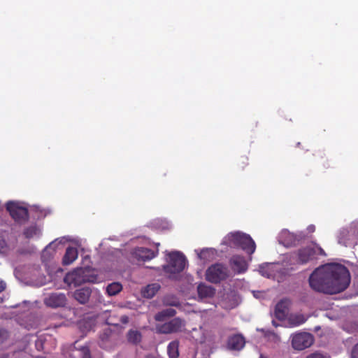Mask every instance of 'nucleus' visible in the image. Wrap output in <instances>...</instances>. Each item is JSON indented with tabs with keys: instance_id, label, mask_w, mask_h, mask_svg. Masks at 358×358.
Wrapping results in <instances>:
<instances>
[{
	"instance_id": "f257e3e1",
	"label": "nucleus",
	"mask_w": 358,
	"mask_h": 358,
	"mask_svg": "<svg viewBox=\"0 0 358 358\" xmlns=\"http://www.w3.org/2000/svg\"><path fill=\"white\" fill-rule=\"evenodd\" d=\"M308 280L313 290L334 294L347 289L350 283V275L345 266L333 263L316 268Z\"/></svg>"
},
{
	"instance_id": "f03ea898",
	"label": "nucleus",
	"mask_w": 358,
	"mask_h": 358,
	"mask_svg": "<svg viewBox=\"0 0 358 358\" xmlns=\"http://www.w3.org/2000/svg\"><path fill=\"white\" fill-rule=\"evenodd\" d=\"M64 281L69 286L77 287L85 282H96L98 275L89 268H77L68 273L65 275Z\"/></svg>"
},
{
	"instance_id": "7ed1b4c3",
	"label": "nucleus",
	"mask_w": 358,
	"mask_h": 358,
	"mask_svg": "<svg viewBox=\"0 0 358 358\" xmlns=\"http://www.w3.org/2000/svg\"><path fill=\"white\" fill-rule=\"evenodd\" d=\"M73 297L82 305L88 303L96 305L104 301L100 291L90 287H83L76 289L73 293Z\"/></svg>"
},
{
	"instance_id": "20e7f679",
	"label": "nucleus",
	"mask_w": 358,
	"mask_h": 358,
	"mask_svg": "<svg viewBox=\"0 0 358 358\" xmlns=\"http://www.w3.org/2000/svg\"><path fill=\"white\" fill-rule=\"evenodd\" d=\"M169 263L164 266L165 273L170 278H175L176 274L183 271L186 265L185 257L180 252H171L168 254Z\"/></svg>"
},
{
	"instance_id": "39448f33",
	"label": "nucleus",
	"mask_w": 358,
	"mask_h": 358,
	"mask_svg": "<svg viewBox=\"0 0 358 358\" xmlns=\"http://www.w3.org/2000/svg\"><path fill=\"white\" fill-rule=\"evenodd\" d=\"M228 268L220 263L209 266L206 271V280L211 283L217 284L229 277Z\"/></svg>"
},
{
	"instance_id": "423d86ee",
	"label": "nucleus",
	"mask_w": 358,
	"mask_h": 358,
	"mask_svg": "<svg viewBox=\"0 0 358 358\" xmlns=\"http://www.w3.org/2000/svg\"><path fill=\"white\" fill-rule=\"evenodd\" d=\"M314 343L313 336L307 332H299L292 336V346L296 350L310 348Z\"/></svg>"
},
{
	"instance_id": "0eeeda50",
	"label": "nucleus",
	"mask_w": 358,
	"mask_h": 358,
	"mask_svg": "<svg viewBox=\"0 0 358 358\" xmlns=\"http://www.w3.org/2000/svg\"><path fill=\"white\" fill-rule=\"evenodd\" d=\"M338 243L345 246L351 244H356L358 238V227L356 225H351L348 227H343L338 234Z\"/></svg>"
},
{
	"instance_id": "6e6552de",
	"label": "nucleus",
	"mask_w": 358,
	"mask_h": 358,
	"mask_svg": "<svg viewBox=\"0 0 358 358\" xmlns=\"http://www.w3.org/2000/svg\"><path fill=\"white\" fill-rule=\"evenodd\" d=\"M183 326L182 321L176 317L164 324H156L155 330L157 334H170L180 331Z\"/></svg>"
},
{
	"instance_id": "1a4fd4ad",
	"label": "nucleus",
	"mask_w": 358,
	"mask_h": 358,
	"mask_svg": "<svg viewBox=\"0 0 358 358\" xmlns=\"http://www.w3.org/2000/svg\"><path fill=\"white\" fill-rule=\"evenodd\" d=\"M233 241L249 255L252 254L256 248L255 241L252 238L245 234L236 232L232 234Z\"/></svg>"
},
{
	"instance_id": "9d476101",
	"label": "nucleus",
	"mask_w": 358,
	"mask_h": 358,
	"mask_svg": "<svg viewBox=\"0 0 358 358\" xmlns=\"http://www.w3.org/2000/svg\"><path fill=\"white\" fill-rule=\"evenodd\" d=\"M43 302L48 307L56 308L64 307L67 302V299L64 293L54 292L47 295Z\"/></svg>"
},
{
	"instance_id": "9b49d317",
	"label": "nucleus",
	"mask_w": 358,
	"mask_h": 358,
	"mask_svg": "<svg viewBox=\"0 0 358 358\" xmlns=\"http://www.w3.org/2000/svg\"><path fill=\"white\" fill-rule=\"evenodd\" d=\"M245 345V338L241 334H234L227 338L226 347L227 350L240 351Z\"/></svg>"
},
{
	"instance_id": "f8f14e48",
	"label": "nucleus",
	"mask_w": 358,
	"mask_h": 358,
	"mask_svg": "<svg viewBox=\"0 0 358 358\" xmlns=\"http://www.w3.org/2000/svg\"><path fill=\"white\" fill-rule=\"evenodd\" d=\"M316 250L312 247L307 246L301 248L297 252V262L301 264H306L315 258Z\"/></svg>"
},
{
	"instance_id": "ddd939ff",
	"label": "nucleus",
	"mask_w": 358,
	"mask_h": 358,
	"mask_svg": "<svg viewBox=\"0 0 358 358\" xmlns=\"http://www.w3.org/2000/svg\"><path fill=\"white\" fill-rule=\"evenodd\" d=\"M291 301L287 299L280 300L275 307L274 315L279 320H283L288 315Z\"/></svg>"
},
{
	"instance_id": "4468645a",
	"label": "nucleus",
	"mask_w": 358,
	"mask_h": 358,
	"mask_svg": "<svg viewBox=\"0 0 358 358\" xmlns=\"http://www.w3.org/2000/svg\"><path fill=\"white\" fill-rule=\"evenodd\" d=\"M231 268L240 273L245 272L247 270L248 265L243 257L239 255H234L230 259Z\"/></svg>"
},
{
	"instance_id": "2eb2a0df",
	"label": "nucleus",
	"mask_w": 358,
	"mask_h": 358,
	"mask_svg": "<svg viewBox=\"0 0 358 358\" xmlns=\"http://www.w3.org/2000/svg\"><path fill=\"white\" fill-rule=\"evenodd\" d=\"M136 258L143 261H147L153 259L157 255V252L147 248H138L135 250Z\"/></svg>"
},
{
	"instance_id": "dca6fc26",
	"label": "nucleus",
	"mask_w": 358,
	"mask_h": 358,
	"mask_svg": "<svg viewBox=\"0 0 358 358\" xmlns=\"http://www.w3.org/2000/svg\"><path fill=\"white\" fill-rule=\"evenodd\" d=\"M70 356L72 358H91L90 349L87 346L76 345L71 350Z\"/></svg>"
},
{
	"instance_id": "f3484780",
	"label": "nucleus",
	"mask_w": 358,
	"mask_h": 358,
	"mask_svg": "<svg viewBox=\"0 0 358 358\" xmlns=\"http://www.w3.org/2000/svg\"><path fill=\"white\" fill-rule=\"evenodd\" d=\"M197 292L200 298H211L215 294V289L204 283H200L197 287Z\"/></svg>"
},
{
	"instance_id": "a211bd4d",
	"label": "nucleus",
	"mask_w": 358,
	"mask_h": 358,
	"mask_svg": "<svg viewBox=\"0 0 358 358\" xmlns=\"http://www.w3.org/2000/svg\"><path fill=\"white\" fill-rule=\"evenodd\" d=\"M315 231V227L310 225L306 228L305 231H299L296 235V244H301L309 240L312 237L313 233Z\"/></svg>"
},
{
	"instance_id": "6ab92c4d",
	"label": "nucleus",
	"mask_w": 358,
	"mask_h": 358,
	"mask_svg": "<svg viewBox=\"0 0 358 358\" xmlns=\"http://www.w3.org/2000/svg\"><path fill=\"white\" fill-rule=\"evenodd\" d=\"M78 257V250L73 247H69L66 250V252L62 259L64 265H69L73 263Z\"/></svg>"
},
{
	"instance_id": "aec40b11",
	"label": "nucleus",
	"mask_w": 358,
	"mask_h": 358,
	"mask_svg": "<svg viewBox=\"0 0 358 358\" xmlns=\"http://www.w3.org/2000/svg\"><path fill=\"white\" fill-rule=\"evenodd\" d=\"M160 289L158 283H152L144 287L141 290V294L144 298L151 299Z\"/></svg>"
},
{
	"instance_id": "412c9836",
	"label": "nucleus",
	"mask_w": 358,
	"mask_h": 358,
	"mask_svg": "<svg viewBox=\"0 0 358 358\" xmlns=\"http://www.w3.org/2000/svg\"><path fill=\"white\" fill-rule=\"evenodd\" d=\"M127 341L132 345H138L142 341V334L141 331L136 329H130L126 334Z\"/></svg>"
},
{
	"instance_id": "4be33fe9",
	"label": "nucleus",
	"mask_w": 358,
	"mask_h": 358,
	"mask_svg": "<svg viewBox=\"0 0 358 358\" xmlns=\"http://www.w3.org/2000/svg\"><path fill=\"white\" fill-rule=\"evenodd\" d=\"M280 238L284 241V244L287 247L297 245L294 233H291L287 230H283L280 233Z\"/></svg>"
},
{
	"instance_id": "5701e85b",
	"label": "nucleus",
	"mask_w": 358,
	"mask_h": 358,
	"mask_svg": "<svg viewBox=\"0 0 358 358\" xmlns=\"http://www.w3.org/2000/svg\"><path fill=\"white\" fill-rule=\"evenodd\" d=\"M306 321V317L301 313L290 314L287 317V322L290 326H299Z\"/></svg>"
},
{
	"instance_id": "b1692460",
	"label": "nucleus",
	"mask_w": 358,
	"mask_h": 358,
	"mask_svg": "<svg viewBox=\"0 0 358 358\" xmlns=\"http://www.w3.org/2000/svg\"><path fill=\"white\" fill-rule=\"evenodd\" d=\"M176 314V311L175 309L169 308L155 314L154 318L156 321L162 322L164 321L166 318L173 317Z\"/></svg>"
},
{
	"instance_id": "393cba45",
	"label": "nucleus",
	"mask_w": 358,
	"mask_h": 358,
	"mask_svg": "<svg viewBox=\"0 0 358 358\" xmlns=\"http://www.w3.org/2000/svg\"><path fill=\"white\" fill-rule=\"evenodd\" d=\"M122 290V285L118 282H113L107 285L106 288L108 296H115Z\"/></svg>"
},
{
	"instance_id": "a878e982",
	"label": "nucleus",
	"mask_w": 358,
	"mask_h": 358,
	"mask_svg": "<svg viewBox=\"0 0 358 358\" xmlns=\"http://www.w3.org/2000/svg\"><path fill=\"white\" fill-rule=\"evenodd\" d=\"M41 234V230L36 225H30L24 229L23 235L26 238H31L38 236Z\"/></svg>"
},
{
	"instance_id": "bb28decb",
	"label": "nucleus",
	"mask_w": 358,
	"mask_h": 358,
	"mask_svg": "<svg viewBox=\"0 0 358 358\" xmlns=\"http://www.w3.org/2000/svg\"><path fill=\"white\" fill-rule=\"evenodd\" d=\"M178 346L179 342L178 341H173L169 344L167 351L170 358H177L178 357Z\"/></svg>"
},
{
	"instance_id": "cd10ccee",
	"label": "nucleus",
	"mask_w": 358,
	"mask_h": 358,
	"mask_svg": "<svg viewBox=\"0 0 358 358\" xmlns=\"http://www.w3.org/2000/svg\"><path fill=\"white\" fill-rule=\"evenodd\" d=\"M108 314V311L103 312L101 313L99 317L101 320H104L105 323L108 325H113V326H118L117 320L115 317V315H110L108 317L107 316Z\"/></svg>"
},
{
	"instance_id": "c85d7f7f",
	"label": "nucleus",
	"mask_w": 358,
	"mask_h": 358,
	"mask_svg": "<svg viewBox=\"0 0 358 358\" xmlns=\"http://www.w3.org/2000/svg\"><path fill=\"white\" fill-rule=\"evenodd\" d=\"M53 246L54 242H52L48 245H47L45 248L43 250L41 256L43 260H48L52 257L54 250H52V252H50V250L53 248Z\"/></svg>"
},
{
	"instance_id": "c756f323",
	"label": "nucleus",
	"mask_w": 358,
	"mask_h": 358,
	"mask_svg": "<svg viewBox=\"0 0 358 358\" xmlns=\"http://www.w3.org/2000/svg\"><path fill=\"white\" fill-rule=\"evenodd\" d=\"M164 303L171 306H180L179 300L174 296L168 295L166 296L163 300Z\"/></svg>"
},
{
	"instance_id": "7c9ffc66",
	"label": "nucleus",
	"mask_w": 358,
	"mask_h": 358,
	"mask_svg": "<svg viewBox=\"0 0 358 358\" xmlns=\"http://www.w3.org/2000/svg\"><path fill=\"white\" fill-rule=\"evenodd\" d=\"M112 336L113 333L110 329H108L104 330L103 332L100 335L101 345H103L106 344L108 342L110 341Z\"/></svg>"
},
{
	"instance_id": "2f4dec72",
	"label": "nucleus",
	"mask_w": 358,
	"mask_h": 358,
	"mask_svg": "<svg viewBox=\"0 0 358 358\" xmlns=\"http://www.w3.org/2000/svg\"><path fill=\"white\" fill-rule=\"evenodd\" d=\"M15 248L14 245H8L6 243L4 238L0 236V252L1 253H7L9 250L13 249Z\"/></svg>"
},
{
	"instance_id": "473e14b6",
	"label": "nucleus",
	"mask_w": 358,
	"mask_h": 358,
	"mask_svg": "<svg viewBox=\"0 0 358 358\" xmlns=\"http://www.w3.org/2000/svg\"><path fill=\"white\" fill-rule=\"evenodd\" d=\"M9 337L8 331L5 329H0V343H3Z\"/></svg>"
},
{
	"instance_id": "72a5a7b5",
	"label": "nucleus",
	"mask_w": 358,
	"mask_h": 358,
	"mask_svg": "<svg viewBox=\"0 0 358 358\" xmlns=\"http://www.w3.org/2000/svg\"><path fill=\"white\" fill-rule=\"evenodd\" d=\"M210 253L213 254V251L211 250L205 249L201 250L198 255L200 259H206L208 255H210Z\"/></svg>"
},
{
	"instance_id": "f704fd0d",
	"label": "nucleus",
	"mask_w": 358,
	"mask_h": 358,
	"mask_svg": "<svg viewBox=\"0 0 358 358\" xmlns=\"http://www.w3.org/2000/svg\"><path fill=\"white\" fill-rule=\"evenodd\" d=\"M306 358H327V357L321 352H315L308 355Z\"/></svg>"
},
{
	"instance_id": "c9c22d12",
	"label": "nucleus",
	"mask_w": 358,
	"mask_h": 358,
	"mask_svg": "<svg viewBox=\"0 0 358 358\" xmlns=\"http://www.w3.org/2000/svg\"><path fill=\"white\" fill-rule=\"evenodd\" d=\"M259 272L263 276H266L267 278H270L272 275V274L268 271V266L266 267H261Z\"/></svg>"
},
{
	"instance_id": "e433bc0d",
	"label": "nucleus",
	"mask_w": 358,
	"mask_h": 358,
	"mask_svg": "<svg viewBox=\"0 0 358 358\" xmlns=\"http://www.w3.org/2000/svg\"><path fill=\"white\" fill-rule=\"evenodd\" d=\"M351 357L352 358H358V343L352 348Z\"/></svg>"
},
{
	"instance_id": "4c0bfd02",
	"label": "nucleus",
	"mask_w": 358,
	"mask_h": 358,
	"mask_svg": "<svg viewBox=\"0 0 358 358\" xmlns=\"http://www.w3.org/2000/svg\"><path fill=\"white\" fill-rule=\"evenodd\" d=\"M118 321H120V322H122L124 324H126L129 322V318L127 315H124L120 316Z\"/></svg>"
},
{
	"instance_id": "58836bf2",
	"label": "nucleus",
	"mask_w": 358,
	"mask_h": 358,
	"mask_svg": "<svg viewBox=\"0 0 358 358\" xmlns=\"http://www.w3.org/2000/svg\"><path fill=\"white\" fill-rule=\"evenodd\" d=\"M6 288V284L3 280L0 281V293L3 292Z\"/></svg>"
},
{
	"instance_id": "ea45409f",
	"label": "nucleus",
	"mask_w": 358,
	"mask_h": 358,
	"mask_svg": "<svg viewBox=\"0 0 358 358\" xmlns=\"http://www.w3.org/2000/svg\"><path fill=\"white\" fill-rule=\"evenodd\" d=\"M317 250H318V252H319V254H320V255H324V256H325V255H326V254H325V252H324V250H323L322 248H320V247H317Z\"/></svg>"
},
{
	"instance_id": "a19ab883",
	"label": "nucleus",
	"mask_w": 358,
	"mask_h": 358,
	"mask_svg": "<svg viewBox=\"0 0 358 358\" xmlns=\"http://www.w3.org/2000/svg\"><path fill=\"white\" fill-rule=\"evenodd\" d=\"M8 355L6 354H3L0 356V358H8Z\"/></svg>"
},
{
	"instance_id": "79ce46f5",
	"label": "nucleus",
	"mask_w": 358,
	"mask_h": 358,
	"mask_svg": "<svg viewBox=\"0 0 358 358\" xmlns=\"http://www.w3.org/2000/svg\"><path fill=\"white\" fill-rule=\"evenodd\" d=\"M272 324H273V326H275V327H278V324L275 320H273V321H272Z\"/></svg>"
},
{
	"instance_id": "37998d69",
	"label": "nucleus",
	"mask_w": 358,
	"mask_h": 358,
	"mask_svg": "<svg viewBox=\"0 0 358 358\" xmlns=\"http://www.w3.org/2000/svg\"><path fill=\"white\" fill-rule=\"evenodd\" d=\"M145 358H155V357L152 355H149L145 356Z\"/></svg>"
},
{
	"instance_id": "c03bdc74",
	"label": "nucleus",
	"mask_w": 358,
	"mask_h": 358,
	"mask_svg": "<svg viewBox=\"0 0 358 358\" xmlns=\"http://www.w3.org/2000/svg\"><path fill=\"white\" fill-rule=\"evenodd\" d=\"M19 252H20V254H24V253H25L24 251H21V250H20V251H19Z\"/></svg>"
}]
</instances>
